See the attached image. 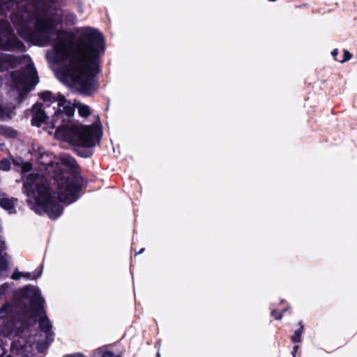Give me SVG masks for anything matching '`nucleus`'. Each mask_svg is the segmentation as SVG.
Returning <instances> with one entry per match:
<instances>
[{"mask_svg":"<svg viewBox=\"0 0 357 357\" xmlns=\"http://www.w3.org/2000/svg\"><path fill=\"white\" fill-rule=\"evenodd\" d=\"M298 346H295V347H294V357H295V354H294V353H295V352L296 351V350L298 349Z\"/></svg>","mask_w":357,"mask_h":357,"instance_id":"obj_27","label":"nucleus"},{"mask_svg":"<svg viewBox=\"0 0 357 357\" xmlns=\"http://www.w3.org/2000/svg\"><path fill=\"white\" fill-rule=\"evenodd\" d=\"M0 135L6 137L15 138L17 136L18 132L11 127L0 125Z\"/></svg>","mask_w":357,"mask_h":357,"instance_id":"obj_10","label":"nucleus"},{"mask_svg":"<svg viewBox=\"0 0 357 357\" xmlns=\"http://www.w3.org/2000/svg\"><path fill=\"white\" fill-rule=\"evenodd\" d=\"M298 324H299L300 327H299L298 329L295 331L294 335H301V333H303V330L304 326L303 325L301 321H300Z\"/></svg>","mask_w":357,"mask_h":357,"instance_id":"obj_23","label":"nucleus"},{"mask_svg":"<svg viewBox=\"0 0 357 357\" xmlns=\"http://www.w3.org/2000/svg\"><path fill=\"white\" fill-rule=\"evenodd\" d=\"M10 161L8 158H3L0 160V169L3 171H8L10 169Z\"/></svg>","mask_w":357,"mask_h":357,"instance_id":"obj_15","label":"nucleus"},{"mask_svg":"<svg viewBox=\"0 0 357 357\" xmlns=\"http://www.w3.org/2000/svg\"><path fill=\"white\" fill-rule=\"evenodd\" d=\"M22 60L26 61V66L10 73L13 86L19 92L20 102H22L28 92L33 89L38 83L39 79L36 69L30 56L28 55L15 56L12 54L0 52L1 73L16 68Z\"/></svg>","mask_w":357,"mask_h":357,"instance_id":"obj_4","label":"nucleus"},{"mask_svg":"<svg viewBox=\"0 0 357 357\" xmlns=\"http://www.w3.org/2000/svg\"><path fill=\"white\" fill-rule=\"evenodd\" d=\"M144 250V248H142L137 254L142 253Z\"/></svg>","mask_w":357,"mask_h":357,"instance_id":"obj_28","label":"nucleus"},{"mask_svg":"<svg viewBox=\"0 0 357 357\" xmlns=\"http://www.w3.org/2000/svg\"><path fill=\"white\" fill-rule=\"evenodd\" d=\"M32 168V165L29 162H23L22 164L21 170L23 172H29Z\"/></svg>","mask_w":357,"mask_h":357,"instance_id":"obj_18","label":"nucleus"},{"mask_svg":"<svg viewBox=\"0 0 357 357\" xmlns=\"http://www.w3.org/2000/svg\"><path fill=\"white\" fill-rule=\"evenodd\" d=\"M301 336H298V335H296V336H293L292 337V340L293 342H298L301 341Z\"/></svg>","mask_w":357,"mask_h":357,"instance_id":"obj_25","label":"nucleus"},{"mask_svg":"<svg viewBox=\"0 0 357 357\" xmlns=\"http://www.w3.org/2000/svg\"><path fill=\"white\" fill-rule=\"evenodd\" d=\"M8 289L9 284L7 282H5L0 285V297L5 295Z\"/></svg>","mask_w":357,"mask_h":357,"instance_id":"obj_19","label":"nucleus"},{"mask_svg":"<svg viewBox=\"0 0 357 357\" xmlns=\"http://www.w3.org/2000/svg\"><path fill=\"white\" fill-rule=\"evenodd\" d=\"M64 357H84V356H82L80 354H75V355H68V356H66Z\"/></svg>","mask_w":357,"mask_h":357,"instance_id":"obj_26","label":"nucleus"},{"mask_svg":"<svg viewBox=\"0 0 357 357\" xmlns=\"http://www.w3.org/2000/svg\"><path fill=\"white\" fill-rule=\"evenodd\" d=\"M10 307V304L6 303L3 304L0 308V314H3L7 312L8 308Z\"/></svg>","mask_w":357,"mask_h":357,"instance_id":"obj_22","label":"nucleus"},{"mask_svg":"<svg viewBox=\"0 0 357 357\" xmlns=\"http://www.w3.org/2000/svg\"><path fill=\"white\" fill-rule=\"evenodd\" d=\"M77 109L79 114L82 117H87L91 114V108L86 105L80 104Z\"/></svg>","mask_w":357,"mask_h":357,"instance_id":"obj_13","label":"nucleus"},{"mask_svg":"<svg viewBox=\"0 0 357 357\" xmlns=\"http://www.w3.org/2000/svg\"><path fill=\"white\" fill-rule=\"evenodd\" d=\"M63 19L66 25L77 22L75 14L63 15L57 8L34 15L24 8L11 14L18 35L26 42L43 46L52 41V36H56L54 51L62 60L68 61L63 68L64 75L80 93L93 96L98 88L100 57L105 50L103 36L98 29L89 26L63 29Z\"/></svg>","mask_w":357,"mask_h":357,"instance_id":"obj_1","label":"nucleus"},{"mask_svg":"<svg viewBox=\"0 0 357 357\" xmlns=\"http://www.w3.org/2000/svg\"><path fill=\"white\" fill-rule=\"evenodd\" d=\"M56 169L53 176L56 192H51L47 181L43 177L29 176L23 185L26 195L35 201L36 213H47L52 220L57 219L63 212L60 202L66 204L75 202L83 186L81 176L63 171L57 163Z\"/></svg>","mask_w":357,"mask_h":357,"instance_id":"obj_2","label":"nucleus"},{"mask_svg":"<svg viewBox=\"0 0 357 357\" xmlns=\"http://www.w3.org/2000/svg\"><path fill=\"white\" fill-rule=\"evenodd\" d=\"M22 277V272L19 271L17 269L14 270L11 279L14 280H19Z\"/></svg>","mask_w":357,"mask_h":357,"instance_id":"obj_20","label":"nucleus"},{"mask_svg":"<svg viewBox=\"0 0 357 357\" xmlns=\"http://www.w3.org/2000/svg\"><path fill=\"white\" fill-rule=\"evenodd\" d=\"M0 48L6 51H26V46L9 26L0 27Z\"/></svg>","mask_w":357,"mask_h":357,"instance_id":"obj_6","label":"nucleus"},{"mask_svg":"<svg viewBox=\"0 0 357 357\" xmlns=\"http://www.w3.org/2000/svg\"><path fill=\"white\" fill-rule=\"evenodd\" d=\"M40 163L44 166L54 167L52 156L49 154H42L40 158Z\"/></svg>","mask_w":357,"mask_h":357,"instance_id":"obj_12","label":"nucleus"},{"mask_svg":"<svg viewBox=\"0 0 357 357\" xmlns=\"http://www.w3.org/2000/svg\"><path fill=\"white\" fill-rule=\"evenodd\" d=\"M60 161L61 165L69 167L70 169H75L77 167L76 160L68 154H63L61 156Z\"/></svg>","mask_w":357,"mask_h":357,"instance_id":"obj_9","label":"nucleus"},{"mask_svg":"<svg viewBox=\"0 0 357 357\" xmlns=\"http://www.w3.org/2000/svg\"><path fill=\"white\" fill-rule=\"evenodd\" d=\"M39 97L45 102L57 103L51 120L52 128H56L55 137L70 144L78 155L85 158L91 157L93 147L99 143L102 136L98 126H70L75 107L63 95H54L50 91H45L39 93Z\"/></svg>","mask_w":357,"mask_h":357,"instance_id":"obj_3","label":"nucleus"},{"mask_svg":"<svg viewBox=\"0 0 357 357\" xmlns=\"http://www.w3.org/2000/svg\"><path fill=\"white\" fill-rule=\"evenodd\" d=\"M352 58V54L347 50H343V58L341 60H338V61L341 63L346 62L349 60H350Z\"/></svg>","mask_w":357,"mask_h":357,"instance_id":"obj_17","label":"nucleus"},{"mask_svg":"<svg viewBox=\"0 0 357 357\" xmlns=\"http://www.w3.org/2000/svg\"><path fill=\"white\" fill-rule=\"evenodd\" d=\"M20 296L29 300L31 311L39 316L38 326L45 335H53L52 324L46 315L44 309L45 300L41 296L40 289L31 284L22 287L20 290Z\"/></svg>","mask_w":357,"mask_h":357,"instance_id":"obj_5","label":"nucleus"},{"mask_svg":"<svg viewBox=\"0 0 357 357\" xmlns=\"http://www.w3.org/2000/svg\"><path fill=\"white\" fill-rule=\"evenodd\" d=\"M100 357H119V356L114 355L112 352L108 351H101Z\"/></svg>","mask_w":357,"mask_h":357,"instance_id":"obj_21","label":"nucleus"},{"mask_svg":"<svg viewBox=\"0 0 357 357\" xmlns=\"http://www.w3.org/2000/svg\"><path fill=\"white\" fill-rule=\"evenodd\" d=\"M32 119H31V124L33 126L40 127L43 123H45L49 125V127L52 128L51 121L49 122V117L47 116L46 112L43 109V104L42 103H36L32 107Z\"/></svg>","mask_w":357,"mask_h":357,"instance_id":"obj_7","label":"nucleus"},{"mask_svg":"<svg viewBox=\"0 0 357 357\" xmlns=\"http://www.w3.org/2000/svg\"><path fill=\"white\" fill-rule=\"evenodd\" d=\"M49 345L50 341L48 340V337L45 336L41 340H40V342L38 343L36 348L38 351L42 352L45 350Z\"/></svg>","mask_w":357,"mask_h":357,"instance_id":"obj_14","label":"nucleus"},{"mask_svg":"<svg viewBox=\"0 0 357 357\" xmlns=\"http://www.w3.org/2000/svg\"><path fill=\"white\" fill-rule=\"evenodd\" d=\"M157 357H160L159 352H158V354H157Z\"/></svg>","mask_w":357,"mask_h":357,"instance_id":"obj_30","label":"nucleus"},{"mask_svg":"<svg viewBox=\"0 0 357 357\" xmlns=\"http://www.w3.org/2000/svg\"><path fill=\"white\" fill-rule=\"evenodd\" d=\"M43 266L40 265L33 272H22V278L29 280H37L42 275Z\"/></svg>","mask_w":357,"mask_h":357,"instance_id":"obj_11","label":"nucleus"},{"mask_svg":"<svg viewBox=\"0 0 357 357\" xmlns=\"http://www.w3.org/2000/svg\"><path fill=\"white\" fill-rule=\"evenodd\" d=\"M1 321H3V316H2L1 317H0V322Z\"/></svg>","mask_w":357,"mask_h":357,"instance_id":"obj_29","label":"nucleus"},{"mask_svg":"<svg viewBox=\"0 0 357 357\" xmlns=\"http://www.w3.org/2000/svg\"><path fill=\"white\" fill-rule=\"evenodd\" d=\"M287 310V308H284L282 312H279L277 310H273L271 311V317H273L274 319H282V313L284 312Z\"/></svg>","mask_w":357,"mask_h":357,"instance_id":"obj_16","label":"nucleus"},{"mask_svg":"<svg viewBox=\"0 0 357 357\" xmlns=\"http://www.w3.org/2000/svg\"><path fill=\"white\" fill-rule=\"evenodd\" d=\"M337 54H338V50H337V49H334V50H333V51L331 52V55H332V56H333V57L335 60H337V61H338V59H336V56H337Z\"/></svg>","mask_w":357,"mask_h":357,"instance_id":"obj_24","label":"nucleus"},{"mask_svg":"<svg viewBox=\"0 0 357 357\" xmlns=\"http://www.w3.org/2000/svg\"><path fill=\"white\" fill-rule=\"evenodd\" d=\"M17 202L18 199L17 198L8 197L4 193H1L0 197V206L10 215L17 213L15 206Z\"/></svg>","mask_w":357,"mask_h":357,"instance_id":"obj_8","label":"nucleus"}]
</instances>
